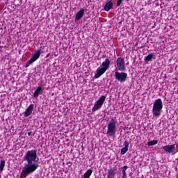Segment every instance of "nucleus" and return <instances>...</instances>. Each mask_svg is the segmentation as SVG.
Returning <instances> with one entry per match:
<instances>
[{"mask_svg": "<svg viewBox=\"0 0 178 178\" xmlns=\"http://www.w3.org/2000/svg\"><path fill=\"white\" fill-rule=\"evenodd\" d=\"M23 161H26L27 164L23 168L19 178H26L29 175L37 170L38 165L33 163L37 161V149L29 150L24 156Z\"/></svg>", "mask_w": 178, "mask_h": 178, "instance_id": "obj_1", "label": "nucleus"}, {"mask_svg": "<svg viewBox=\"0 0 178 178\" xmlns=\"http://www.w3.org/2000/svg\"><path fill=\"white\" fill-rule=\"evenodd\" d=\"M163 108V104L162 102V99H157L154 101L153 104L152 114L155 118H159L161 112Z\"/></svg>", "mask_w": 178, "mask_h": 178, "instance_id": "obj_2", "label": "nucleus"}, {"mask_svg": "<svg viewBox=\"0 0 178 178\" xmlns=\"http://www.w3.org/2000/svg\"><path fill=\"white\" fill-rule=\"evenodd\" d=\"M42 48L44 49V47H40V49L33 54L31 58L26 63L25 67H29L30 65L34 63V62H35V60H37L40 56H41L42 54H45V51L41 50Z\"/></svg>", "mask_w": 178, "mask_h": 178, "instance_id": "obj_3", "label": "nucleus"}, {"mask_svg": "<svg viewBox=\"0 0 178 178\" xmlns=\"http://www.w3.org/2000/svg\"><path fill=\"white\" fill-rule=\"evenodd\" d=\"M106 134L108 137H113L116 134V121L113 118L108 124Z\"/></svg>", "mask_w": 178, "mask_h": 178, "instance_id": "obj_4", "label": "nucleus"}, {"mask_svg": "<svg viewBox=\"0 0 178 178\" xmlns=\"http://www.w3.org/2000/svg\"><path fill=\"white\" fill-rule=\"evenodd\" d=\"M106 99V95L100 97V98L95 103L94 107L92 108V112H96V111L101 109Z\"/></svg>", "mask_w": 178, "mask_h": 178, "instance_id": "obj_5", "label": "nucleus"}, {"mask_svg": "<svg viewBox=\"0 0 178 178\" xmlns=\"http://www.w3.org/2000/svg\"><path fill=\"white\" fill-rule=\"evenodd\" d=\"M115 79L120 81V83H124V81H127V73L126 72H115Z\"/></svg>", "mask_w": 178, "mask_h": 178, "instance_id": "obj_6", "label": "nucleus"}, {"mask_svg": "<svg viewBox=\"0 0 178 178\" xmlns=\"http://www.w3.org/2000/svg\"><path fill=\"white\" fill-rule=\"evenodd\" d=\"M116 65L120 72H124V70H126V67H124V58L122 57L118 58Z\"/></svg>", "mask_w": 178, "mask_h": 178, "instance_id": "obj_7", "label": "nucleus"}, {"mask_svg": "<svg viewBox=\"0 0 178 178\" xmlns=\"http://www.w3.org/2000/svg\"><path fill=\"white\" fill-rule=\"evenodd\" d=\"M163 149L167 154H173L176 151V145H165L163 147Z\"/></svg>", "mask_w": 178, "mask_h": 178, "instance_id": "obj_8", "label": "nucleus"}, {"mask_svg": "<svg viewBox=\"0 0 178 178\" xmlns=\"http://www.w3.org/2000/svg\"><path fill=\"white\" fill-rule=\"evenodd\" d=\"M33 111H34V104H30L24 113V118H29L33 113Z\"/></svg>", "mask_w": 178, "mask_h": 178, "instance_id": "obj_9", "label": "nucleus"}, {"mask_svg": "<svg viewBox=\"0 0 178 178\" xmlns=\"http://www.w3.org/2000/svg\"><path fill=\"white\" fill-rule=\"evenodd\" d=\"M105 72H106V70H105L104 67H98L96 71L95 77L96 79H99V76H102V74H104V73H105Z\"/></svg>", "mask_w": 178, "mask_h": 178, "instance_id": "obj_10", "label": "nucleus"}, {"mask_svg": "<svg viewBox=\"0 0 178 178\" xmlns=\"http://www.w3.org/2000/svg\"><path fill=\"white\" fill-rule=\"evenodd\" d=\"M113 8V2L108 1L104 7V9L106 12H109L111 9Z\"/></svg>", "mask_w": 178, "mask_h": 178, "instance_id": "obj_11", "label": "nucleus"}, {"mask_svg": "<svg viewBox=\"0 0 178 178\" xmlns=\"http://www.w3.org/2000/svg\"><path fill=\"white\" fill-rule=\"evenodd\" d=\"M111 65V60L109 58H106L104 61L102 63V66L103 69L108 70L109 69V66Z\"/></svg>", "mask_w": 178, "mask_h": 178, "instance_id": "obj_12", "label": "nucleus"}, {"mask_svg": "<svg viewBox=\"0 0 178 178\" xmlns=\"http://www.w3.org/2000/svg\"><path fill=\"white\" fill-rule=\"evenodd\" d=\"M84 16V8H81L76 15L75 19L76 20H80L81 17Z\"/></svg>", "mask_w": 178, "mask_h": 178, "instance_id": "obj_13", "label": "nucleus"}, {"mask_svg": "<svg viewBox=\"0 0 178 178\" xmlns=\"http://www.w3.org/2000/svg\"><path fill=\"white\" fill-rule=\"evenodd\" d=\"M41 91H42V88L38 87L33 93L34 98H38V96L40 95V92H41Z\"/></svg>", "mask_w": 178, "mask_h": 178, "instance_id": "obj_14", "label": "nucleus"}, {"mask_svg": "<svg viewBox=\"0 0 178 178\" xmlns=\"http://www.w3.org/2000/svg\"><path fill=\"white\" fill-rule=\"evenodd\" d=\"M91 175H92V170L89 169L84 173L83 178H90Z\"/></svg>", "mask_w": 178, "mask_h": 178, "instance_id": "obj_15", "label": "nucleus"}, {"mask_svg": "<svg viewBox=\"0 0 178 178\" xmlns=\"http://www.w3.org/2000/svg\"><path fill=\"white\" fill-rule=\"evenodd\" d=\"M127 169H129V166L127 165H124L122 167V178H127V175L126 174V170H127Z\"/></svg>", "mask_w": 178, "mask_h": 178, "instance_id": "obj_16", "label": "nucleus"}, {"mask_svg": "<svg viewBox=\"0 0 178 178\" xmlns=\"http://www.w3.org/2000/svg\"><path fill=\"white\" fill-rule=\"evenodd\" d=\"M151 59H155V56H154L152 54H148L147 56L145 57V60L146 62H149Z\"/></svg>", "mask_w": 178, "mask_h": 178, "instance_id": "obj_17", "label": "nucleus"}, {"mask_svg": "<svg viewBox=\"0 0 178 178\" xmlns=\"http://www.w3.org/2000/svg\"><path fill=\"white\" fill-rule=\"evenodd\" d=\"M156 144H158V140H153L149 141L147 143V145L149 147H152V145H156Z\"/></svg>", "mask_w": 178, "mask_h": 178, "instance_id": "obj_18", "label": "nucleus"}, {"mask_svg": "<svg viewBox=\"0 0 178 178\" xmlns=\"http://www.w3.org/2000/svg\"><path fill=\"white\" fill-rule=\"evenodd\" d=\"M115 172H113L111 170H108L107 178H114L115 177Z\"/></svg>", "mask_w": 178, "mask_h": 178, "instance_id": "obj_19", "label": "nucleus"}, {"mask_svg": "<svg viewBox=\"0 0 178 178\" xmlns=\"http://www.w3.org/2000/svg\"><path fill=\"white\" fill-rule=\"evenodd\" d=\"M5 168V160H3L0 163V172H3Z\"/></svg>", "mask_w": 178, "mask_h": 178, "instance_id": "obj_20", "label": "nucleus"}, {"mask_svg": "<svg viewBox=\"0 0 178 178\" xmlns=\"http://www.w3.org/2000/svg\"><path fill=\"white\" fill-rule=\"evenodd\" d=\"M127 151H129V149L127 147H123L121 149V155H124V154H126Z\"/></svg>", "mask_w": 178, "mask_h": 178, "instance_id": "obj_21", "label": "nucleus"}, {"mask_svg": "<svg viewBox=\"0 0 178 178\" xmlns=\"http://www.w3.org/2000/svg\"><path fill=\"white\" fill-rule=\"evenodd\" d=\"M110 170L115 174L118 173V168L116 167L113 168L112 169H110Z\"/></svg>", "mask_w": 178, "mask_h": 178, "instance_id": "obj_22", "label": "nucleus"}, {"mask_svg": "<svg viewBox=\"0 0 178 178\" xmlns=\"http://www.w3.org/2000/svg\"><path fill=\"white\" fill-rule=\"evenodd\" d=\"M124 148H128L129 149V142H127V140L124 141Z\"/></svg>", "mask_w": 178, "mask_h": 178, "instance_id": "obj_23", "label": "nucleus"}, {"mask_svg": "<svg viewBox=\"0 0 178 178\" xmlns=\"http://www.w3.org/2000/svg\"><path fill=\"white\" fill-rule=\"evenodd\" d=\"M122 1H123V0H118L117 1V6H120V5H122Z\"/></svg>", "mask_w": 178, "mask_h": 178, "instance_id": "obj_24", "label": "nucleus"}, {"mask_svg": "<svg viewBox=\"0 0 178 178\" xmlns=\"http://www.w3.org/2000/svg\"><path fill=\"white\" fill-rule=\"evenodd\" d=\"M31 133H32L31 131V132H29V133H28V136H31Z\"/></svg>", "mask_w": 178, "mask_h": 178, "instance_id": "obj_25", "label": "nucleus"}, {"mask_svg": "<svg viewBox=\"0 0 178 178\" xmlns=\"http://www.w3.org/2000/svg\"><path fill=\"white\" fill-rule=\"evenodd\" d=\"M42 47H43V49H42V48L41 49V51H45V50H44V48H45V47H44V46H42Z\"/></svg>", "mask_w": 178, "mask_h": 178, "instance_id": "obj_26", "label": "nucleus"}, {"mask_svg": "<svg viewBox=\"0 0 178 178\" xmlns=\"http://www.w3.org/2000/svg\"><path fill=\"white\" fill-rule=\"evenodd\" d=\"M49 54H48L47 56H46V58H49Z\"/></svg>", "mask_w": 178, "mask_h": 178, "instance_id": "obj_27", "label": "nucleus"}, {"mask_svg": "<svg viewBox=\"0 0 178 178\" xmlns=\"http://www.w3.org/2000/svg\"><path fill=\"white\" fill-rule=\"evenodd\" d=\"M178 152V149H177V151L175 152Z\"/></svg>", "mask_w": 178, "mask_h": 178, "instance_id": "obj_28", "label": "nucleus"}, {"mask_svg": "<svg viewBox=\"0 0 178 178\" xmlns=\"http://www.w3.org/2000/svg\"><path fill=\"white\" fill-rule=\"evenodd\" d=\"M108 1H112V0H108Z\"/></svg>", "mask_w": 178, "mask_h": 178, "instance_id": "obj_29", "label": "nucleus"}]
</instances>
